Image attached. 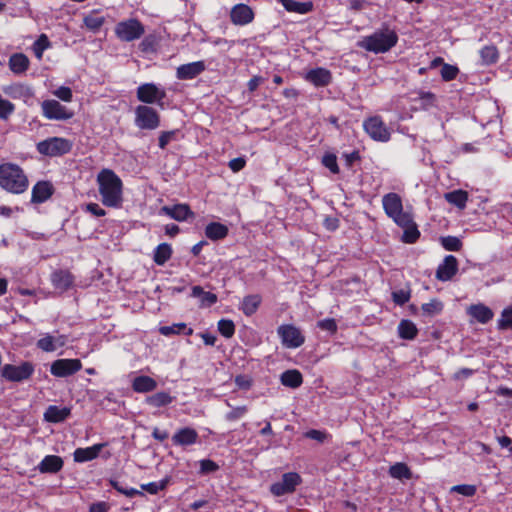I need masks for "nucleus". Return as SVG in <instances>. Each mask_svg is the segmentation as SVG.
<instances>
[{
	"label": "nucleus",
	"mask_w": 512,
	"mask_h": 512,
	"mask_svg": "<svg viewBox=\"0 0 512 512\" xmlns=\"http://www.w3.org/2000/svg\"><path fill=\"white\" fill-rule=\"evenodd\" d=\"M451 491L457 492L467 497H471L476 493V487L474 485L462 484L453 486Z\"/></svg>",
	"instance_id": "nucleus-59"
},
{
	"label": "nucleus",
	"mask_w": 512,
	"mask_h": 512,
	"mask_svg": "<svg viewBox=\"0 0 512 512\" xmlns=\"http://www.w3.org/2000/svg\"><path fill=\"white\" fill-rule=\"evenodd\" d=\"M105 444L99 443L86 448H77L74 453V461L83 463L94 460L98 457Z\"/></svg>",
	"instance_id": "nucleus-22"
},
{
	"label": "nucleus",
	"mask_w": 512,
	"mask_h": 512,
	"mask_svg": "<svg viewBox=\"0 0 512 512\" xmlns=\"http://www.w3.org/2000/svg\"><path fill=\"white\" fill-rule=\"evenodd\" d=\"M277 333L281 338L283 346L286 348H298L305 341V337L302 335L300 329L293 325H281L278 327Z\"/></svg>",
	"instance_id": "nucleus-13"
},
{
	"label": "nucleus",
	"mask_w": 512,
	"mask_h": 512,
	"mask_svg": "<svg viewBox=\"0 0 512 512\" xmlns=\"http://www.w3.org/2000/svg\"><path fill=\"white\" fill-rule=\"evenodd\" d=\"M166 97V92L154 83H144L137 88V98L147 104H161Z\"/></svg>",
	"instance_id": "nucleus-10"
},
{
	"label": "nucleus",
	"mask_w": 512,
	"mask_h": 512,
	"mask_svg": "<svg viewBox=\"0 0 512 512\" xmlns=\"http://www.w3.org/2000/svg\"><path fill=\"white\" fill-rule=\"evenodd\" d=\"M441 77L444 81H452L456 79L459 74V68L451 64H443L440 71Z\"/></svg>",
	"instance_id": "nucleus-50"
},
{
	"label": "nucleus",
	"mask_w": 512,
	"mask_h": 512,
	"mask_svg": "<svg viewBox=\"0 0 512 512\" xmlns=\"http://www.w3.org/2000/svg\"><path fill=\"white\" fill-rule=\"evenodd\" d=\"M411 294L409 290L400 289L392 292V299L397 305H404L410 300Z\"/></svg>",
	"instance_id": "nucleus-53"
},
{
	"label": "nucleus",
	"mask_w": 512,
	"mask_h": 512,
	"mask_svg": "<svg viewBox=\"0 0 512 512\" xmlns=\"http://www.w3.org/2000/svg\"><path fill=\"white\" fill-rule=\"evenodd\" d=\"M389 474L392 478L395 479H410L412 477V473L409 467L402 462L395 463L389 468Z\"/></svg>",
	"instance_id": "nucleus-43"
},
{
	"label": "nucleus",
	"mask_w": 512,
	"mask_h": 512,
	"mask_svg": "<svg viewBox=\"0 0 512 512\" xmlns=\"http://www.w3.org/2000/svg\"><path fill=\"white\" fill-rule=\"evenodd\" d=\"M139 49L142 52H152L155 50V38L151 35L145 37L139 44Z\"/></svg>",
	"instance_id": "nucleus-61"
},
{
	"label": "nucleus",
	"mask_w": 512,
	"mask_h": 512,
	"mask_svg": "<svg viewBox=\"0 0 512 512\" xmlns=\"http://www.w3.org/2000/svg\"><path fill=\"white\" fill-rule=\"evenodd\" d=\"M114 32L121 41L132 42L143 36L145 27L136 18H130L117 23Z\"/></svg>",
	"instance_id": "nucleus-5"
},
{
	"label": "nucleus",
	"mask_w": 512,
	"mask_h": 512,
	"mask_svg": "<svg viewBox=\"0 0 512 512\" xmlns=\"http://www.w3.org/2000/svg\"><path fill=\"white\" fill-rule=\"evenodd\" d=\"M245 164V160L241 157H238L230 160L228 166L233 172H238L245 167Z\"/></svg>",
	"instance_id": "nucleus-64"
},
{
	"label": "nucleus",
	"mask_w": 512,
	"mask_h": 512,
	"mask_svg": "<svg viewBox=\"0 0 512 512\" xmlns=\"http://www.w3.org/2000/svg\"><path fill=\"white\" fill-rule=\"evenodd\" d=\"M228 232V227L219 222H211L205 228L206 237L212 241L224 239L228 235Z\"/></svg>",
	"instance_id": "nucleus-31"
},
{
	"label": "nucleus",
	"mask_w": 512,
	"mask_h": 512,
	"mask_svg": "<svg viewBox=\"0 0 512 512\" xmlns=\"http://www.w3.org/2000/svg\"><path fill=\"white\" fill-rule=\"evenodd\" d=\"M317 326L322 330L330 332L331 334H334L337 331V323L333 318L320 320L318 321Z\"/></svg>",
	"instance_id": "nucleus-60"
},
{
	"label": "nucleus",
	"mask_w": 512,
	"mask_h": 512,
	"mask_svg": "<svg viewBox=\"0 0 512 512\" xmlns=\"http://www.w3.org/2000/svg\"><path fill=\"white\" fill-rule=\"evenodd\" d=\"M51 47V42L46 34H41L33 43L32 50L37 59H42L45 50Z\"/></svg>",
	"instance_id": "nucleus-44"
},
{
	"label": "nucleus",
	"mask_w": 512,
	"mask_h": 512,
	"mask_svg": "<svg viewBox=\"0 0 512 512\" xmlns=\"http://www.w3.org/2000/svg\"><path fill=\"white\" fill-rule=\"evenodd\" d=\"M443 248L447 251H459L462 247L461 240L456 236H446L440 239Z\"/></svg>",
	"instance_id": "nucleus-47"
},
{
	"label": "nucleus",
	"mask_w": 512,
	"mask_h": 512,
	"mask_svg": "<svg viewBox=\"0 0 512 512\" xmlns=\"http://www.w3.org/2000/svg\"><path fill=\"white\" fill-rule=\"evenodd\" d=\"M200 301L203 306H211L217 302V295L212 292L204 291Z\"/></svg>",
	"instance_id": "nucleus-63"
},
{
	"label": "nucleus",
	"mask_w": 512,
	"mask_h": 512,
	"mask_svg": "<svg viewBox=\"0 0 512 512\" xmlns=\"http://www.w3.org/2000/svg\"><path fill=\"white\" fill-rule=\"evenodd\" d=\"M70 413L71 410L67 407H58L56 405H50L44 413V419L50 423H59L68 418Z\"/></svg>",
	"instance_id": "nucleus-28"
},
{
	"label": "nucleus",
	"mask_w": 512,
	"mask_h": 512,
	"mask_svg": "<svg viewBox=\"0 0 512 512\" xmlns=\"http://www.w3.org/2000/svg\"><path fill=\"white\" fill-rule=\"evenodd\" d=\"M162 214L167 215L168 217L176 220V221H185L189 217H193L194 213L191 211L190 207L187 204H176L173 206H163L160 210Z\"/></svg>",
	"instance_id": "nucleus-19"
},
{
	"label": "nucleus",
	"mask_w": 512,
	"mask_h": 512,
	"mask_svg": "<svg viewBox=\"0 0 512 512\" xmlns=\"http://www.w3.org/2000/svg\"><path fill=\"white\" fill-rule=\"evenodd\" d=\"M398 42L397 33L385 27L377 30L371 35L365 36L359 41V47L363 48L368 52L375 54L386 53L392 49Z\"/></svg>",
	"instance_id": "nucleus-3"
},
{
	"label": "nucleus",
	"mask_w": 512,
	"mask_h": 512,
	"mask_svg": "<svg viewBox=\"0 0 512 512\" xmlns=\"http://www.w3.org/2000/svg\"><path fill=\"white\" fill-rule=\"evenodd\" d=\"M261 296L258 294L248 295L244 297L241 303V310L246 316L253 315L261 304Z\"/></svg>",
	"instance_id": "nucleus-36"
},
{
	"label": "nucleus",
	"mask_w": 512,
	"mask_h": 512,
	"mask_svg": "<svg viewBox=\"0 0 512 512\" xmlns=\"http://www.w3.org/2000/svg\"><path fill=\"white\" fill-rule=\"evenodd\" d=\"M458 271V260L453 255H447L443 261L439 264L436 270V278L439 281L447 282L450 281Z\"/></svg>",
	"instance_id": "nucleus-15"
},
{
	"label": "nucleus",
	"mask_w": 512,
	"mask_h": 512,
	"mask_svg": "<svg viewBox=\"0 0 512 512\" xmlns=\"http://www.w3.org/2000/svg\"><path fill=\"white\" fill-rule=\"evenodd\" d=\"M67 342L65 335L51 336L44 334L36 343L37 347L44 352H54L58 348L63 347Z\"/></svg>",
	"instance_id": "nucleus-18"
},
{
	"label": "nucleus",
	"mask_w": 512,
	"mask_h": 512,
	"mask_svg": "<svg viewBox=\"0 0 512 512\" xmlns=\"http://www.w3.org/2000/svg\"><path fill=\"white\" fill-rule=\"evenodd\" d=\"M30 65L29 58L23 53H15L9 57V69L16 75L24 74Z\"/></svg>",
	"instance_id": "nucleus-26"
},
{
	"label": "nucleus",
	"mask_w": 512,
	"mask_h": 512,
	"mask_svg": "<svg viewBox=\"0 0 512 512\" xmlns=\"http://www.w3.org/2000/svg\"><path fill=\"white\" fill-rule=\"evenodd\" d=\"M135 124L140 129L154 130L160 125V117L154 108L139 105L135 109Z\"/></svg>",
	"instance_id": "nucleus-8"
},
{
	"label": "nucleus",
	"mask_w": 512,
	"mask_h": 512,
	"mask_svg": "<svg viewBox=\"0 0 512 512\" xmlns=\"http://www.w3.org/2000/svg\"><path fill=\"white\" fill-rule=\"evenodd\" d=\"M199 435L197 431L190 427L179 429L172 436V442L176 446H190L197 442Z\"/></svg>",
	"instance_id": "nucleus-20"
},
{
	"label": "nucleus",
	"mask_w": 512,
	"mask_h": 512,
	"mask_svg": "<svg viewBox=\"0 0 512 512\" xmlns=\"http://www.w3.org/2000/svg\"><path fill=\"white\" fill-rule=\"evenodd\" d=\"M160 333L164 336H169L172 334H184L186 336H190L193 334V329L187 327L185 323H176L170 326H162L159 329Z\"/></svg>",
	"instance_id": "nucleus-42"
},
{
	"label": "nucleus",
	"mask_w": 512,
	"mask_h": 512,
	"mask_svg": "<svg viewBox=\"0 0 512 512\" xmlns=\"http://www.w3.org/2000/svg\"><path fill=\"white\" fill-rule=\"evenodd\" d=\"M382 206L386 215L397 225H406L409 222V212L404 211L401 197L394 192L387 193L382 198Z\"/></svg>",
	"instance_id": "nucleus-4"
},
{
	"label": "nucleus",
	"mask_w": 512,
	"mask_h": 512,
	"mask_svg": "<svg viewBox=\"0 0 512 512\" xmlns=\"http://www.w3.org/2000/svg\"><path fill=\"white\" fill-rule=\"evenodd\" d=\"M96 181L102 204L120 208L123 203V183L120 177L111 169H102Z\"/></svg>",
	"instance_id": "nucleus-1"
},
{
	"label": "nucleus",
	"mask_w": 512,
	"mask_h": 512,
	"mask_svg": "<svg viewBox=\"0 0 512 512\" xmlns=\"http://www.w3.org/2000/svg\"><path fill=\"white\" fill-rule=\"evenodd\" d=\"M34 366L30 362H23L20 365L6 364L1 369V375L8 381L21 382L31 377Z\"/></svg>",
	"instance_id": "nucleus-9"
},
{
	"label": "nucleus",
	"mask_w": 512,
	"mask_h": 512,
	"mask_svg": "<svg viewBox=\"0 0 512 512\" xmlns=\"http://www.w3.org/2000/svg\"><path fill=\"white\" fill-rule=\"evenodd\" d=\"M230 19L233 24L244 26L253 21L254 12L248 5L240 3L232 7Z\"/></svg>",
	"instance_id": "nucleus-16"
},
{
	"label": "nucleus",
	"mask_w": 512,
	"mask_h": 512,
	"mask_svg": "<svg viewBox=\"0 0 512 512\" xmlns=\"http://www.w3.org/2000/svg\"><path fill=\"white\" fill-rule=\"evenodd\" d=\"M248 409L246 406H239V407H235L233 408L231 411H229L226 415H225V419L227 421H236V420H239L241 419L242 417L245 416V414L247 413Z\"/></svg>",
	"instance_id": "nucleus-55"
},
{
	"label": "nucleus",
	"mask_w": 512,
	"mask_h": 512,
	"mask_svg": "<svg viewBox=\"0 0 512 512\" xmlns=\"http://www.w3.org/2000/svg\"><path fill=\"white\" fill-rule=\"evenodd\" d=\"M177 130L165 131L162 132L159 136V147L161 149H165L166 146L173 140L176 139Z\"/></svg>",
	"instance_id": "nucleus-57"
},
{
	"label": "nucleus",
	"mask_w": 512,
	"mask_h": 512,
	"mask_svg": "<svg viewBox=\"0 0 512 512\" xmlns=\"http://www.w3.org/2000/svg\"><path fill=\"white\" fill-rule=\"evenodd\" d=\"M467 313L481 324L488 323L494 316L493 311L482 303L469 306Z\"/></svg>",
	"instance_id": "nucleus-24"
},
{
	"label": "nucleus",
	"mask_w": 512,
	"mask_h": 512,
	"mask_svg": "<svg viewBox=\"0 0 512 512\" xmlns=\"http://www.w3.org/2000/svg\"><path fill=\"white\" fill-rule=\"evenodd\" d=\"M169 484V478H164L157 482H150L147 484H142L141 489L148 492L151 495H156L158 492L166 489Z\"/></svg>",
	"instance_id": "nucleus-45"
},
{
	"label": "nucleus",
	"mask_w": 512,
	"mask_h": 512,
	"mask_svg": "<svg viewBox=\"0 0 512 512\" xmlns=\"http://www.w3.org/2000/svg\"><path fill=\"white\" fill-rule=\"evenodd\" d=\"M52 195V186L48 182H38L32 189L31 201L43 203Z\"/></svg>",
	"instance_id": "nucleus-29"
},
{
	"label": "nucleus",
	"mask_w": 512,
	"mask_h": 512,
	"mask_svg": "<svg viewBox=\"0 0 512 512\" xmlns=\"http://www.w3.org/2000/svg\"><path fill=\"white\" fill-rule=\"evenodd\" d=\"M280 381L282 385L295 389L302 384L303 378L298 370L291 369L281 374Z\"/></svg>",
	"instance_id": "nucleus-33"
},
{
	"label": "nucleus",
	"mask_w": 512,
	"mask_h": 512,
	"mask_svg": "<svg viewBox=\"0 0 512 512\" xmlns=\"http://www.w3.org/2000/svg\"><path fill=\"white\" fill-rule=\"evenodd\" d=\"M4 92L14 99H22L25 102H27L34 96L33 89L30 86L24 84L11 85L9 87H6L4 89Z\"/></svg>",
	"instance_id": "nucleus-27"
},
{
	"label": "nucleus",
	"mask_w": 512,
	"mask_h": 512,
	"mask_svg": "<svg viewBox=\"0 0 512 512\" xmlns=\"http://www.w3.org/2000/svg\"><path fill=\"white\" fill-rule=\"evenodd\" d=\"M85 210L96 217H102L106 215V211L97 203H88L85 207Z\"/></svg>",
	"instance_id": "nucleus-62"
},
{
	"label": "nucleus",
	"mask_w": 512,
	"mask_h": 512,
	"mask_svg": "<svg viewBox=\"0 0 512 512\" xmlns=\"http://www.w3.org/2000/svg\"><path fill=\"white\" fill-rule=\"evenodd\" d=\"M289 12L306 14L313 9L312 2H297L295 0H278Z\"/></svg>",
	"instance_id": "nucleus-34"
},
{
	"label": "nucleus",
	"mask_w": 512,
	"mask_h": 512,
	"mask_svg": "<svg viewBox=\"0 0 512 512\" xmlns=\"http://www.w3.org/2000/svg\"><path fill=\"white\" fill-rule=\"evenodd\" d=\"M444 197L448 203L455 205L459 209H463L468 200V193L463 190H454L446 193Z\"/></svg>",
	"instance_id": "nucleus-40"
},
{
	"label": "nucleus",
	"mask_w": 512,
	"mask_h": 512,
	"mask_svg": "<svg viewBox=\"0 0 512 512\" xmlns=\"http://www.w3.org/2000/svg\"><path fill=\"white\" fill-rule=\"evenodd\" d=\"M205 70L203 61H196L180 65L176 70V77L180 80H191Z\"/></svg>",
	"instance_id": "nucleus-17"
},
{
	"label": "nucleus",
	"mask_w": 512,
	"mask_h": 512,
	"mask_svg": "<svg viewBox=\"0 0 512 512\" xmlns=\"http://www.w3.org/2000/svg\"><path fill=\"white\" fill-rule=\"evenodd\" d=\"M42 115L49 120H68L73 112L60 104L57 100H45L41 103Z\"/></svg>",
	"instance_id": "nucleus-11"
},
{
	"label": "nucleus",
	"mask_w": 512,
	"mask_h": 512,
	"mask_svg": "<svg viewBox=\"0 0 512 512\" xmlns=\"http://www.w3.org/2000/svg\"><path fill=\"white\" fill-rule=\"evenodd\" d=\"M218 331L220 334L226 338H230L233 336L235 332V325L233 321L228 319H221L218 322Z\"/></svg>",
	"instance_id": "nucleus-51"
},
{
	"label": "nucleus",
	"mask_w": 512,
	"mask_h": 512,
	"mask_svg": "<svg viewBox=\"0 0 512 512\" xmlns=\"http://www.w3.org/2000/svg\"><path fill=\"white\" fill-rule=\"evenodd\" d=\"M81 368L82 363L79 359H58L51 364L50 372L56 377H67Z\"/></svg>",
	"instance_id": "nucleus-14"
},
{
	"label": "nucleus",
	"mask_w": 512,
	"mask_h": 512,
	"mask_svg": "<svg viewBox=\"0 0 512 512\" xmlns=\"http://www.w3.org/2000/svg\"><path fill=\"white\" fill-rule=\"evenodd\" d=\"M29 182L24 171L16 164L0 165V187L12 194H21L28 188Z\"/></svg>",
	"instance_id": "nucleus-2"
},
{
	"label": "nucleus",
	"mask_w": 512,
	"mask_h": 512,
	"mask_svg": "<svg viewBox=\"0 0 512 512\" xmlns=\"http://www.w3.org/2000/svg\"><path fill=\"white\" fill-rule=\"evenodd\" d=\"M301 483V477L296 472H288L283 474L279 482L273 483L270 491L275 496H283L293 493L296 487Z\"/></svg>",
	"instance_id": "nucleus-12"
},
{
	"label": "nucleus",
	"mask_w": 512,
	"mask_h": 512,
	"mask_svg": "<svg viewBox=\"0 0 512 512\" xmlns=\"http://www.w3.org/2000/svg\"><path fill=\"white\" fill-rule=\"evenodd\" d=\"M74 281V277L69 271L57 270L51 275V282L55 289L64 292L68 290Z\"/></svg>",
	"instance_id": "nucleus-23"
},
{
	"label": "nucleus",
	"mask_w": 512,
	"mask_h": 512,
	"mask_svg": "<svg viewBox=\"0 0 512 512\" xmlns=\"http://www.w3.org/2000/svg\"><path fill=\"white\" fill-rule=\"evenodd\" d=\"M199 466H200L199 474H201V475H207L210 473H214L219 469V465L210 459L200 460Z\"/></svg>",
	"instance_id": "nucleus-52"
},
{
	"label": "nucleus",
	"mask_w": 512,
	"mask_h": 512,
	"mask_svg": "<svg viewBox=\"0 0 512 512\" xmlns=\"http://www.w3.org/2000/svg\"><path fill=\"white\" fill-rule=\"evenodd\" d=\"M72 144L61 137H51L37 144V151L45 156H61L70 152Z\"/></svg>",
	"instance_id": "nucleus-6"
},
{
	"label": "nucleus",
	"mask_w": 512,
	"mask_h": 512,
	"mask_svg": "<svg viewBox=\"0 0 512 512\" xmlns=\"http://www.w3.org/2000/svg\"><path fill=\"white\" fill-rule=\"evenodd\" d=\"M304 435L306 438L315 440L319 443H323L329 438L328 433H326L324 431L316 430V429H311V430L307 431Z\"/></svg>",
	"instance_id": "nucleus-58"
},
{
	"label": "nucleus",
	"mask_w": 512,
	"mask_h": 512,
	"mask_svg": "<svg viewBox=\"0 0 512 512\" xmlns=\"http://www.w3.org/2000/svg\"><path fill=\"white\" fill-rule=\"evenodd\" d=\"M421 309L424 314L435 316L442 312L443 303L438 299H432L430 302L422 304Z\"/></svg>",
	"instance_id": "nucleus-46"
},
{
	"label": "nucleus",
	"mask_w": 512,
	"mask_h": 512,
	"mask_svg": "<svg viewBox=\"0 0 512 512\" xmlns=\"http://www.w3.org/2000/svg\"><path fill=\"white\" fill-rule=\"evenodd\" d=\"M418 329L416 325L410 320H401L398 325V334L400 338L412 340L417 336Z\"/></svg>",
	"instance_id": "nucleus-39"
},
{
	"label": "nucleus",
	"mask_w": 512,
	"mask_h": 512,
	"mask_svg": "<svg viewBox=\"0 0 512 512\" xmlns=\"http://www.w3.org/2000/svg\"><path fill=\"white\" fill-rule=\"evenodd\" d=\"M323 165L328 168L333 174L339 173V167L337 164V157L334 154H326L322 158Z\"/></svg>",
	"instance_id": "nucleus-54"
},
{
	"label": "nucleus",
	"mask_w": 512,
	"mask_h": 512,
	"mask_svg": "<svg viewBox=\"0 0 512 512\" xmlns=\"http://www.w3.org/2000/svg\"><path fill=\"white\" fill-rule=\"evenodd\" d=\"M63 460L57 455H47L38 464V470L40 473H57L63 467Z\"/></svg>",
	"instance_id": "nucleus-25"
},
{
	"label": "nucleus",
	"mask_w": 512,
	"mask_h": 512,
	"mask_svg": "<svg viewBox=\"0 0 512 512\" xmlns=\"http://www.w3.org/2000/svg\"><path fill=\"white\" fill-rule=\"evenodd\" d=\"M84 25L92 32L96 33L100 30V28L105 23V17L99 15L97 12L93 11L90 14L86 15L83 19Z\"/></svg>",
	"instance_id": "nucleus-41"
},
{
	"label": "nucleus",
	"mask_w": 512,
	"mask_h": 512,
	"mask_svg": "<svg viewBox=\"0 0 512 512\" xmlns=\"http://www.w3.org/2000/svg\"><path fill=\"white\" fill-rule=\"evenodd\" d=\"M305 79L316 87H325L330 84L332 75L328 69L318 67L308 71L306 73Z\"/></svg>",
	"instance_id": "nucleus-21"
},
{
	"label": "nucleus",
	"mask_w": 512,
	"mask_h": 512,
	"mask_svg": "<svg viewBox=\"0 0 512 512\" xmlns=\"http://www.w3.org/2000/svg\"><path fill=\"white\" fill-rule=\"evenodd\" d=\"M172 256V247L168 243H161L153 253V260L157 265H164Z\"/></svg>",
	"instance_id": "nucleus-37"
},
{
	"label": "nucleus",
	"mask_w": 512,
	"mask_h": 512,
	"mask_svg": "<svg viewBox=\"0 0 512 512\" xmlns=\"http://www.w3.org/2000/svg\"><path fill=\"white\" fill-rule=\"evenodd\" d=\"M398 226L404 230L403 235H402V241L404 243H408V244L415 243L418 240V238L420 237V232L417 228V225L413 221L412 215L409 216V222L405 226L404 225H398Z\"/></svg>",
	"instance_id": "nucleus-32"
},
{
	"label": "nucleus",
	"mask_w": 512,
	"mask_h": 512,
	"mask_svg": "<svg viewBox=\"0 0 512 512\" xmlns=\"http://www.w3.org/2000/svg\"><path fill=\"white\" fill-rule=\"evenodd\" d=\"M53 95L64 102H71L73 98L72 90L69 87L61 86L54 90Z\"/></svg>",
	"instance_id": "nucleus-56"
},
{
	"label": "nucleus",
	"mask_w": 512,
	"mask_h": 512,
	"mask_svg": "<svg viewBox=\"0 0 512 512\" xmlns=\"http://www.w3.org/2000/svg\"><path fill=\"white\" fill-rule=\"evenodd\" d=\"M110 484L111 486L117 490L119 493L127 496V497H134V496H143V492L140 491V490H137L135 488H127V487H124L120 482L116 481V480H110Z\"/></svg>",
	"instance_id": "nucleus-49"
},
{
	"label": "nucleus",
	"mask_w": 512,
	"mask_h": 512,
	"mask_svg": "<svg viewBox=\"0 0 512 512\" xmlns=\"http://www.w3.org/2000/svg\"><path fill=\"white\" fill-rule=\"evenodd\" d=\"M497 327L500 330L512 329V307H507L502 311Z\"/></svg>",
	"instance_id": "nucleus-48"
},
{
	"label": "nucleus",
	"mask_w": 512,
	"mask_h": 512,
	"mask_svg": "<svg viewBox=\"0 0 512 512\" xmlns=\"http://www.w3.org/2000/svg\"><path fill=\"white\" fill-rule=\"evenodd\" d=\"M132 388L137 393H147L157 388V382L149 376H137L132 382Z\"/></svg>",
	"instance_id": "nucleus-30"
},
{
	"label": "nucleus",
	"mask_w": 512,
	"mask_h": 512,
	"mask_svg": "<svg viewBox=\"0 0 512 512\" xmlns=\"http://www.w3.org/2000/svg\"><path fill=\"white\" fill-rule=\"evenodd\" d=\"M145 401L154 408H160L171 404L174 401V397L167 392L161 391L148 396Z\"/></svg>",
	"instance_id": "nucleus-35"
},
{
	"label": "nucleus",
	"mask_w": 512,
	"mask_h": 512,
	"mask_svg": "<svg viewBox=\"0 0 512 512\" xmlns=\"http://www.w3.org/2000/svg\"><path fill=\"white\" fill-rule=\"evenodd\" d=\"M481 64L492 65L498 61L499 52L494 45H486L479 51Z\"/></svg>",
	"instance_id": "nucleus-38"
},
{
	"label": "nucleus",
	"mask_w": 512,
	"mask_h": 512,
	"mask_svg": "<svg viewBox=\"0 0 512 512\" xmlns=\"http://www.w3.org/2000/svg\"><path fill=\"white\" fill-rule=\"evenodd\" d=\"M363 128L374 141L388 142L391 138L390 129L379 116H373L366 119L363 122Z\"/></svg>",
	"instance_id": "nucleus-7"
}]
</instances>
